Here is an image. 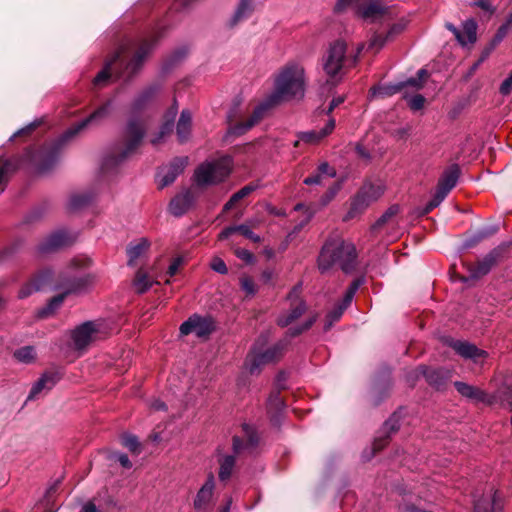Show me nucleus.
I'll return each instance as SVG.
<instances>
[{"label": "nucleus", "instance_id": "f257e3e1", "mask_svg": "<svg viewBox=\"0 0 512 512\" xmlns=\"http://www.w3.org/2000/svg\"><path fill=\"white\" fill-rule=\"evenodd\" d=\"M316 321V317L308 318L301 326L292 327L287 331L284 339L280 340L273 346L264 349V346L269 340V335L261 334L254 343L250 353L246 358V368L251 374L257 373L261 366L278 361L286 347L289 344V338L300 335L302 332L308 330Z\"/></svg>", "mask_w": 512, "mask_h": 512}, {"label": "nucleus", "instance_id": "f03ea898", "mask_svg": "<svg viewBox=\"0 0 512 512\" xmlns=\"http://www.w3.org/2000/svg\"><path fill=\"white\" fill-rule=\"evenodd\" d=\"M355 245L342 236L333 235L323 245L318 257V269L322 274L338 266L345 274L352 273L357 267Z\"/></svg>", "mask_w": 512, "mask_h": 512}, {"label": "nucleus", "instance_id": "7ed1b4c3", "mask_svg": "<svg viewBox=\"0 0 512 512\" xmlns=\"http://www.w3.org/2000/svg\"><path fill=\"white\" fill-rule=\"evenodd\" d=\"M305 93V71L297 62H288L279 69L274 78L272 101L278 103L303 98Z\"/></svg>", "mask_w": 512, "mask_h": 512}, {"label": "nucleus", "instance_id": "20e7f679", "mask_svg": "<svg viewBox=\"0 0 512 512\" xmlns=\"http://www.w3.org/2000/svg\"><path fill=\"white\" fill-rule=\"evenodd\" d=\"M112 106L113 101H107L88 117L67 129L59 139H57V141H55L49 149L45 151L42 163L39 166V171L43 173L51 169L59 161L64 145L87 126L91 124H99L101 121L106 119L111 114Z\"/></svg>", "mask_w": 512, "mask_h": 512}, {"label": "nucleus", "instance_id": "39448f33", "mask_svg": "<svg viewBox=\"0 0 512 512\" xmlns=\"http://www.w3.org/2000/svg\"><path fill=\"white\" fill-rule=\"evenodd\" d=\"M150 47L148 44L141 45L133 54L132 58L126 62L125 58L130 51V45H123L114 55L108 59L104 68L95 76L93 83L96 86H104L111 77V69L116 62H120L121 69L117 71V77L126 81L132 78L134 74L142 67L143 62L148 55Z\"/></svg>", "mask_w": 512, "mask_h": 512}, {"label": "nucleus", "instance_id": "423d86ee", "mask_svg": "<svg viewBox=\"0 0 512 512\" xmlns=\"http://www.w3.org/2000/svg\"><path fill=\"white\" fill-rule=\"evenodd\" d=\"M146 134L144 122L132 116L124 129V146L114 147L103 159L102 169L109 171L123 163L141 144Z\"/></svg>", "mask_w": 512, "mask_h": 512}, {"label": "nucleus", "instance_id": "0eeeda50", "mask_svg": "<svg viewBox=\"0 0 512 512\" xmlns=\"http://www.w3.org/2000/svg\"><path fill=\"white\" fill-rule=\"evenodd\" d=\"M232 159L229 156L206 161L198 166L194 173L197 185L207 186L223 181L231 172Z\"/></svg>", "mask_w": 512, "mask_h": 512}, {"label": "nucleus", "instance_id": "6e6552de", "mask_svg": "<svg viewBox=\"0 0 512 512\" xmlns=\"http://www.w3.org/2000/svg\"><path fill=\"white\" fill-rule=\"evenodd\" d=\"M346 57V44L342 41L334 42L323 57V69L332 79V85H335L343 75V70L347 66H352L356 62Z\"/></svg>", "mask_w": 512, "mask_h": 512}, {"label": "nucleus", "instance_id": "1a4fd4ad", "mask_svg": "<svg viewBox=\"0 0 512 512\" xmlns=\"http://www.w3.org/2000/svg\"><path fill=\"white\" fill-rule=\"evenodd\" d=\"M460 175V168L457 164L449 166L441 175L436 192L432 199L426 203L422 208H417L413 211V215L421 217L428 214L434 208L440 205L448 193L456 186Z\"/></svg>", "mask_w": 512, "mask_h": 512}, {"label": "nucleus", "instance_id": "9d476101", "mask_svg": "<svg viewBox=\"0 0 512 512\" xmlns=\"http://www.w3.org/2000/svg\"><path fill=\"white\" fill-rule=\"evenodd\" d=\"M384 193V186L381 184L365 183L351 199L350 207L343 217V221L357 219L371 203L377 201Z\"/></svg>", "mask_w": 512, "mask_h": 512}, {"label": "nucleus", "instance_id": "9b49d317", "mask_svg": "<svg viewBox=\"0 0 512 512\" xmlns=\"http://www.w3.org/2000/svg\"><path fill=\"white\" fill-rule=\"evenodd\" d=\"M107 335L101 321H86L77 326L71 333L72 343L77 350H84L95 341Z\"/></svg>", "mask_w": 512, "mask_h": 512}, {"label": "nucleus", "instance_id": "f8f14e48", "mask_svg": "<svg viewBox=\"0 0 512 512\" xmlns=\"http://www.w3.org/2000/svg\"><path fill=\"white\" fill-rule=\"evenodd\" d=\"M354 9L359 18L370 23L386 20L392 15L390 7L382 0H356Z\"/></svg>", "mask_w": 512, "mask_h": 512}, {"label": "nucleus", "instance_id": "ddd939ff", "mask_svg": "<svg viewBox=\"0 0 512 512\" xmlns=\"http://www.w3.org/2000/svg\"><path fill=\"white\" fill-rule=\"evenodd\" d=\"M428 76V72L425 69H420L417 72L416 77H412L404 82L396 84L379 85L371 89L373 97H387L392 96L396 93H403L405 89H411L418 91L424 86L425 79Z\"/></svg>", "mask_w": 512, "mask_h": 512}, {"label": "nucleus", "instance_id": "4468645a", "mask_svg": "<svg viewBox=\"0 0 512 512\" xmlns=\"http://www.w3.org/2000/svg\"><path fill=\"white\" fill-rule=\"evenodd\" d=\"M301 285L295 286L289 293L287 299L290 302L288 311L279 315L277 323L281 327H287L297 320L306 311V303L300 298Z\"/></svg>", "mask_w": 512, "mask_h": 512}, {"label": "nucleus", "instance_id": "2eb2a0df", "mask_svg": "<svg viewBox=\"0 0 512 512\" xmlns=\"http://www.w3.org/2000/svg\"><path fill=\"white\" fill-rule=\"evenodd\" d=\"M214 330V322L210 316L194 314L180 326V334H195L197 337H206Z\"/></svg>", "mask_w": 512, "mask_h": 512}, {"label": "nucleus", "instance_id": "dca6fc26", "mask_svg": "<svg viewBox=\"0 0 512 512\" xmlns=\"http://www.w3.org/2000/svg\"><path fill=\"white\" fill-rule=\"evenodd\" d=\"M276 104H278V102L272 101L271 95H269L263 102L254 108L252 115L247 121L231 126L228 130L229 134L235 136L244 134L257 124L264 117L267 111Z\"/></svg>", "mask_w": 512, "mask_h": 512}, {"label": "nucleus", "instance_id": "f3484780", "mask_svg": "<svg viewBox=\"0 0 512 512\" xmlns=\"http://www.w3.org/2000/svg\"><path fill=\"white\" fill-rule=\"evenodd\" d=\"M502 247L498 246L487 253L481 260L475 264H466V268L469 272V279H479L487 275L491 269L496 265L497 261L501 257Z\"/></svg>", "mask_w": 512, "mask_h": 512}, {"label": "nucleus", "instance_id": "a211bd4d", "mask_svg": "<svg viewBox=\"0 0 512 512\" xmlns=\"http://www.w3.org/2000/svg\"><path fill=\"white\" fill-rule=\"evenodd\" d=\"M256 187L254 185H246L241 188L239 191L234 193L228 202L224 205L222 210V220L223 221H232L237 220L238 216L242 211L241 201L250 195Z\"/></svg>", "mask_w": 512, "mask_h": 512}, {"label": "nucleus", "instance_id": "6ab92c4d", "mask_svg": "<svg viewBox=\"0 0 512 512\" xmlns=\"http://www.w3.org/2000/svg\"><path fill=\"white\" fill-rule=\"evenodd\" d=\"M188 164V157H177L168 165L163 166L157 173V182L160 188L172 184L176 178L184 171Z\"/></svg>", "mask_w": 512, "mask_h": 512}, {"label": "nucleus", "instance_id": "aec40b11", "mask_svg": "<svg viewBox=\"0 0 512 512\" xmlns=\"http://www.w3.org/2000/svg\"><path fill=\"white\" fill-rule=\"evenodd\" d=\"M364 282V277H359L352 281L346 290L342 301L329 312L327 316L328 323L325 327L326 329H328L333 324V322L338 321L341 318L346 308L351 304L357 290Z\"/></svg>", "mask_w": 512, "mask_h": 512}, {"label": "nucleus", "instance_id": "412c9836", "mask_svg": "<svg viewBox=\"0 0 512 512\" xmlns=\"http://www.w3.org/2000/svg\"><path fill=\"white\" fill-rule=\"evenodd\" d=\"M77 239L75 234L66 230H59L47 237L40 245L39 251L43 253L51 252L73 244Z\"/></svg>", "mask_w": 512, "mask_h": 512}, {"label": "nucleus", "instance_id": "4be33fe9", "mask_svg": "<svg viewBox=\"0 0 512 512\" xmlns=\"http://www.w3.org/2000/svg\"><path fill=\"white\" fill-rule=\"evenodd\" d=\"M94 281L95 277L91 274H86L79 277L63 275L60 288L64 290L65 294L83 293L93 285Z\"/></svg>", "mask_w": 512, "mask_h": 512}, {"label": "nucleus", "instance_id": "5701e85b", "mask_svg": "<svg viewBox=\"0 0 512 512\" xmlns=\"http://www.w3.org/2000/svg\"><path fill=\"white\" fill-rule=\"evenodd\" d=\"M215 489V478L209 474L206 482L201 486L194 499V508L198 512H205L212 500Z\"/></svg>", "mask_w": 512, "mask_h": 512}, {"label": "nucleus", "instance_id": "b1692460", "mask_svg": "<svg viewBox=\"0 0 512 512\" xmlns=\"http://www.w3.org/2000/svg\"><path fill=\"white\" fill-rule=\"evenodd\" d=\"M60 380L58 372H45L32 386L27 400L36 399L42 392L50 391Z\"/></svg>", "mask_w": 512, "mask_h": 512}, {"label": "nucleus", "instance_id": "393cba45", "mask_svg": "<svg viewBox=\"0 0 512 512\" xmlns=\"http://www.w3.org/2000/svg\"><path fill=\"white\" fill-rule=\"evenodd\" d=\"M240 237L247 238L255 243L261 240L260 236L253 231L252 226H227L219 234V239H231L233 242H238Z\"/></svg>", "mask_w": 512, "mask_h": 512}, {"label": "nucleus", "instance_id": "a878e982", "mask_svg": "<svg viewBox=\"0 0 512 512\" xmlns=\"http://www.w3.org/2000/svg\"><path fill=\"white\" fill-rule=\"evenodd\" d=\"M416 372L417 376L422 375L431 386L438 390L442 389L450 378V372L445 369H432L421 366Z\"/></svg>", "mask_w": 512, "mask_h": 512}, {"label": "nucleus", "instance_id": "bb28decb", "mask_svg": "<svg viewBox=\"0 0 512 512\" xmlns=\"http://www.w3.org/2000/svg\"><path fill=\"white\" fill-rule=\"evenodd\" d=\"M335 128V120L329 119L324 128L320 130H311L298 133V139L294 142V147H298L300 141L307 144H317L326 136H328Z\"/></svg>", "mask_w": 512, "mask_h": 512}, {"label": "nucleus", "instance_id": "cd10ccee", "mask_svg": "<svg viewBox=\"0 0 512 512\" xmlns=\"http://www.w3.org/2000/svg\"><path fill=\"white\" fill-rule=\"evenodd\" d=\"M502 504L498 491L493 488L489 489L487 495L476 500L474 506V512H500Z\"/></svg>", "mask_w": 512, "mask_h": 512}, {"label": "nucleus", "instance_id": "c85d7f7f", "mask_svg": "<svg viewBox=\"0 0 512 512\" xmlns=\"http://www.w3.org/2000/svg\"><path fill=\"white\" fill-rule=\"evenodd\" d=\"M454 386L463 397L474 403H491L489 395L478 387L460 381H456Z\"/></svg>", "mask_w": 512, "mask_h": 512}, {"label": "nucleus", "instance_id": "c756f323", "mask_svg": "<svg viewBox=\"0 0 512 512\" xmlns=\"http://www.w3.org/2000/svg\"><path fill=\"white\" fill-rule=\"evenodd\" d=\"M194 196L189 190L176 195L170 202L168 210L174 216H181L192 206Z\"/></svg>", "mask_w": 512, "mask_h": 512}, {"label": "nucleus", "instance_id": "7c9ffc66", "mask_svg": "<svg viewBox=\"0 0 512 512\" xmlns=\"http://www.w3.org/2000/svg\"><path fill=\"white\" fill-rule=\"evenodd\" d=\"M255 0H239V3L227 22L229 28H234L247 19L254 11Z\"/></svg>", "mask_w": 512, "mask_h": 512}, {"label": "nucleus", "instance_id": "2f4dec72", "mask_svg": "<svg viewBox=\"0 0 512 512\" xmlns=\"http://www.w3.org/2000/svg\"><path fill=\"white\" fill-rule=\"evenodd\" d=\"M92 199L93 197L89 192L71 194L65 204V209L69 214L78 213L87 207Z\"/></svg>", "mask_w": 512, "mask_h": 512}, {"label": "nucleus", "instance_id": "473e14b6", "mask_svg": "<svg viewBox=\"0 0 512 512\" xmlns=\"http://www.w3.org/2000/svg\"><path fill=\"white\" fill-rule=\"evenodd\" d=\"M52 272L50 270H45L41 272L37 277L30 283L25 284L19 290V298H26L30 296L33 292L41 290L44 285L51 279Z\"/></svg>", "mask_w": 512, "mask_h": 512}, {"label": "nucleus", "instance_id": "72a5a7b5", "mask_svg": "<svg viewBox=\"0 0 512 512\" xmlns=\"http://www.w3.org/2000/svg\"><path fill=\"white\" fill-rule=\"evenodd\" d=\"M158 88L156 86H150L140 92L131 103V111L133 114H137L145 109L156 95Z\"/></svg>", "mask_w": 512, "mask_h": 512}, {"label": "nucleus", "instance_id": "f704fd0d", "mask_svg": "<svg viewBox=\"0 0 512 512\" xmlns=\"http://www.w3.org/2000/svg\"><path fill=\"white\" fill-rule=\"evenodd\" d=\"M399 427V416L395 413L383 424L382 432L385 434V437L381 436L375 439L373 443L374 451L381 450L386 445L389 434L396 432Z\"/></svg>", "mask_w": 512, "mask_h": 512}, {"label": "nucleus", "instance_id": "c9c22d12", "mask_svg": "<svg viewBox=\"0 0 512 512\" xmlns=\"http://www.w3.org/2000/svg\"><path fill=\"white\" fill-rule=\"evenodd\" d=\"M150 242L147 238H139L134 240L127 247V255H128V266H133L135 261L141 257L149 248Z\"/></svg>", "mask_w": 512, "mask_h": 512}, {"label": "nucleus", "instance_id": "e433bc0d", "mask_svg": "<svg viewBox=\"0 0 512 512\" xmlns=\"http://www.w3.org/2000/svg\"><path fill=\"white\" fill-rule=\"evenodd\" d=\"M192 128V115L189 110H183L177 122L176 133L179 142H186L191 134Z\"/></svg>", "mask_w": 512, "mask_h": 512}, {"label": "nucleus", "instance_id": "4c0bfd02", "mask_svg": "<svg viewBox=\"0 0 512 512\" xmlns=\"http://www.w3.org/2000/svg\"><path fill=\"white\" fill-rule=\"evenodd\" d=\"M453 349L464 358L478 359L484 357L486 352L478 349L475 345L468 342L455 341L452 344Z\"/></svg>", "mask_w": 512, "mask_h": 512}, {"label": "nucleus", "instance_id": "58836bf2", "mask_svg": "<svg viewBox=\"0 0 512 512\" xmlns=\"http://www.w3.org/2000/svg\"><path fill=\"white\" fill-rule=\"evenodd\" d=\"M268 413L270 414L271 421L277 425L279 423L280 415L285 409V404L278 393H273L268 399Z\"/></svg>", "mask_w": 512, "mask_h": 512}, {"label": "nucleus", "instance_id": "ea45409f", "mask_svg": "<svg viewBox=\"0 0 512 512\" xmlns=\"http://www.w3.org/2000/svg\"><path fill=\"white\" fill-rule=\"evenodd\" d=\"M477 23L474 19H468L462 24L460 37L462 41H458L462 46L473 44L477 39Z\"/></svg>", "mask_w": 512, "mask_h": 512}, {"label": "nucleus", "instance_id": "a19ab883", "mask_svg": "<svg viewBox=\"0 0 512 512\" xmlns=\"http://www.w3.org/2000/svg\"><path fill=\"white\" fill-rule=\"evenodd\" d=\"M496 232L495 228L490 229H481L478 231H475L473 233H470L467 235L465 240L462 243L463 249H469L474 246H476L478 243H480L485 238L489 237L490 235L494 234Z\"/></svg>", "mask_w": 512, "mask_h": 512}, {"label": "nucleus", "instance_id": "79ce46f5", "mask_svg": "<svg viewBox=\"0 0 512 512\" xmlns=\"http://www.w3.org/2000/svg\"><path fill=\"white\" fill-rule=\"evenodd\" d=\"M235 466V457L226 455L220 460L219 479L226 481L230 478Z\"/></svg>", "mask_w": 512, "mask_h": 512}, {"label": "nucleus", "instance_id": "37998d69", "mask_svg": "<svg viewBox=\"0 0 512 512\" xmlns=\"http://www.w3.org/2000/svg\"><path fill=\"white\" fill-rule=\"evenodd\" d=\"M153 282L149 279L148 275L139 270L136 273L135 279L133 281V286L137 293L142 294L145 293L152 286Z\"/></svg>", "mask_w": 512, "mask_h": 512}, {"label": "nucleus", "instance_id": "c03bdc74", "mask_svg": "<svg viewBox=\"0 0 512 512\" xmlns=\"http://www.w3.org/2000/svg\"><path fill=\"white\" fill-rule=\"evenodd\" d=\"M65 295L64 292L63 294L53 297L49 303L38 312V315L40 317H47L53 314L62 305Z\"/></svg>", "mask_w": 512, "mask_h": 512}, {"label": "nucleus", "instance_id": "a18cd8bd", "mask_svg": "<svg viewBox=\"0 0 512 512\" xmlns=\"http://www.w3.org/2000/svg\"><path fill=\"white\" fill-rule=\"evenodd\" d=\"M14 357L19 362L28 364V363H31L35 359L36 352H35L34 347H32V346H24V347H21V348L17 349L14 352Z\"/></svg>", "mask_w": 512, "mask_h": 512}, {"label": "nucleus", "instance_id": "49530a36", "mask_svg": "<svg viewBox=\"0 0 512 512\" xmlns=\"http://www.w3.org/2000/svg\"><path fill=\"white\" fill-rule=\"evenodd\" d=\"M409 90L410 89H405L402 93L403 98L408 103V106L414 111H418V110L422 109L424 106L425 98L421 94H418V93L410 95Z\"/></svg>", "mask_w": 512, "mask_h": 512}, {"label": "nucleus", "instance_id": "de8ad7c7", "mask_svg": "<svg viewBox=\"0 0 512 512\" xmlns=\"http://www.w3.org/2000/svg\"><path fill=\"white\" fill-rule=\"evenodd\" d=\"M46 213H47V208L44 205L33 207L26 214L25 224H33L35 222L44 220Z\"/></svg>", "mask_w": 512, "mask_h": 512}, {"label": "nucleus", "instance_id": "09e8293b", "mask_svg": "<svg viewBox=\"0 0 512 512\" xmlns=\"http://www.w3.org/2000/svg\"><path fill=\"white\" fill-rule=\"evenodd\" d=\"M390 39L391 38H387V35L382 36L380 34H374L368 42L367 49L379 51Z\"/></svg>", "mask_w": 512, "mask_h": 512}, {"label": "nucleus", "instance_id": "8fccbe9b", "mask_svg": "<svg viewBox=\"0 0 512 512\" xmlns=\"http://www.w3.org/2000/svg\"><path fill=\"white\" fill-rule=\"evenodd\" d=\"M400 206L397 204L391 205L378 219L376 224H386L389 221H392L393 218L399 213Z\"/></svg>", "mask_w": 512, "mask_h": 512}, {"label": "nucleus", "instance_id": "3c124183", "mask_svg": "<svg viewBox=\"0 0 512 512\" xmlns=\"http://www.w3.org/2000/svg\"><path fill=\"white\" fill-rule=\"evenodd\" d=\"M122 444L133 453H137L139 451L140 444L138 438L134 435H124L122 437Z\"/></svg>", "mask_w": 512, "mask_h": 512}, {"label": "nucleus", "instance_id": "603ef678", "mask_svg": "<svg viewBox=\"0 0 512 512\" xmlns=\"http://www.w3.org/2000/svg\"><path fill=\"white\" fill-rule=\"evenodd\" d=\"M12 170V164L9 161H6L0 167V193L4 190V185L8 180V174Z\"/></svg>", "mask_w": 512, "mask_h": 512}, {"label": "nucleus", "instance_id": "864d4df0", "mask_svg": "<svg viewBox=\"0 0 512 512\" xmlns=\"http://www.w3.org/2000/svg\"><path fill=\"white\" fill-rule=\"evenodd\" d=\"M171 131H172V124L169 123V122H166L165 124L162 125V127H161L160 131L158 132V134L151 139V143L153 145L159 144L161 142V140L167 134H169Z\"/></svg>", "mask_w": 512, "mask_h": 512}, {"label": "nucleus", "instance_id": "5fc2aeb1", "mask_svg": "<svg viewBox=\"0 0 512 512\" xmlns=\"http://www.w3.org/2000/svg\"><path fill=\"white\" fill-rule=\"evenodd\" d=\"M90 259L89 258H86V257H77V258H74L70 264H69V269L70 270H76V269H81V268H87L89 265H90Z\"/></svg>", "mask_w": 512, "mask_h": 512}, {"label": "nucleus", "instance_id": "6e6d98bb", "mask_svg": "<svg viewBox=\"0 0 512 512\" xmlns=\"http://www.w3.org/2000/svg\"><path fill=\"white\" fill-rule=\"evenodd\" d=\"M210 267L217 273H220V274H226L227 273V267H226V264L225 262L219 258V257H215L211 264H210Z\"/></svg>", "mask_w": 512, "mask_h": 512}, {"label": "nucleus", "instance_id": "4d7b16f0", "mask_svg": "<svg viewBox=\"0 0 512 512\" xmlns=\"http://www.w3.org/2000/svg\"><path fill=\"white\" fill-rule=\"evenodd\" d=\"M340 190V185L337 184L333 187H331L326 193L325 195L321 198V204L323 206L327 205L332 199H334V197L336 196V194L339 192Z\"/></svg>", "mask_w": 512, "mask_h": 512}, {"label": "nucleus", "instance_id": "13d9d810", "mask_svg": "<svg viewBox=\"0 0 512 512\" xmlns=\"http://www.w3.org/2000/svg\"><path fill=\"white\" fill-rule=\"evenodd\" d=\"M235 254H236V256H237L239 259H241V260L245 261V262H246V263H248V264H250V263H253V262H254V256H253V254H252L250 251L246 250V249L237 248V249L235 250Z\"/></svg>", "mask_w": 512, "mask_h": 512}, {"label": "nucleus", "instance_id": "bf43d9fd", "mask_svg": "<svg viewBox=\"0 0 512 512\" xmlns=\"http://www.w3.org/2000/svg\"><path fill=\"white\" fill-rule=\"evenodd\" d=\"M241 287L247 295H254L256 292L253 280L248 277L241 279Z\"/></svg>", "mask_w": 512, "mask_h": 512}, {"label": "nucleus", "instance_id": "052dcab7", "mask_svg": "<svg viewBox=\"0 0 512 512\" xmlns=\"http://www.w3.org/2000/svg\"><path fill=\"white\" fill-rule=\"evenodd\" d=\"M184 263V258L181 256L176 257L172 263L169 265L167 274L169 276H174L177 272L179 267Z\"/></svg>", "mask_w": 512, "mask_h": 512}, {"label": "nucleus", "instance_id": "680f3d73", "mask_svg": "<svg viewBox=\"0 0 512 512\" xmlns=\"http://www.w3.org/2000/svg\"><path fill=\"white\" fill-rule=\"evenodd\" d=\"M499 90L502 95H508L512 91V72L502 82Z\"/></svg>", "mask_w": 512, "mask_h": 512}, {"label": "nucleus", "instance_id": "e2e57ef3", "mask_svg": "<svg viewBox=\"0 0 512 512\" xmlns=\"http://www.w3.org/2000/svg\"><path fill=\"white\" fill-rule=\"evenodd\" d=\"M40 124V122H37V121H34V122H31L29 123L26 127L24 128H21L19 129L18 131H16L11 137H10V140H13L16 136H19V135H22L24 133H28V132H31L32 130H34L38 125Z\"/></svg>", "mask_w": 512, "mask_h": 512}, {"label": "nucleus", "instance_id": "0e129e2a", "mask_svg": "<svg viewBox=\"0 0 512 512\" xmlns=\"http://www.w3.org/2000/svg\"><path fill=\"white\" fill-rule=\"evenodd\" d=\"M115 459L120 463V465L126 469H130L132 467V463L129 460L128 456L124 453H117L114 455Z\"/></svg>", "mask_w": 512, "mask_h": 512}, {"label": "nucleus", "instance_id": "69168bd1", "mask_svg": "<svg viewBox=\"0 0 512 512\" xmlns=\"http://www.w3.org/2000/svg\"><path fill=\"white\" fill-rule=\"evenodd\" d=\"M318 171L320 174H326L330 177L336 176V171L329 166L327 162H323L318 166Z\"/></svg>", "mask_w": 512, "mask_h": 512}, {"label": "nucleus", "instance_id": "338daca9", "mask_svg": "<svg viewBox=\"0 0 512 512\" xmlns=\"http://www.w3.org/2000/svg\"><path fill=\"white\" fill-rule=\"evenodd\" d=\"M244 430L248 436V444L251 446V447H254L257 445L258 443V438L257 436L251 431L250 427L248 425H245L244 426Z\"/></svg>", "mask_w": 512, "mask_h": 512}, {"label": "nucleus", "instance_id": "774afa93", "mask_svg": "<svg viewBox=\"0 0 512 512\" xmlns=\"http://www.w3.org/2000/svg\"><path fill=\"white\" fill-rule=\"evenodd\" d=\"M79 512H99L95 504L91 501L86 502Z\"/></svg>", "mask_w": 512, "mask_h": 512}]
</instances>
